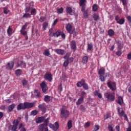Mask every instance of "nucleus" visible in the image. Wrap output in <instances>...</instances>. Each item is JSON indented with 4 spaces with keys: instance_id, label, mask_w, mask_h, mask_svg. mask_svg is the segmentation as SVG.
Listing matches in <instances>:
<instances>
[{
    "instance_id": "a19ab883",
    "label": "nucleus",
    "mask_w": 131,
    "mask_h": 131,
    "mask_svg": "<svg viewBox=\"0 0 131 131\" xmlns=\"http://www.w3.org/2000/svg\"><path fill=\"white\" fill-rule=\"evenodd\" d=\"M3 11H4V13L5 14V15H8V14L9 13V12H10L9 9H8L7 7H4Z\"/></svg>"
},
{
    "instance_id": "79ce46f5",
    "label": "nucleus",
    "mask_w": 131,
    "mask_h": 131,
    "mask_svg": "<svg viewBox=\"0 0 131 131\" xmlns=\"http://www.w3.org/2000/svg\"><path fill=\"white\" fill-rule=\"evenodd\" d=\"M43 55L49 57V56H50V50L49 49H46L43 52Z\"/></svg>"
},
{
    "instance_id": "4c0bfd02",
    "label": "nucleus",
    "mask_w": 131,
    "mask_h": 131,
    "mask_svg": "<svg viewBox=\"0 0 131 131\" xmlns=\"http://www.w3.org/2000/svg\"><path fill=\"white\" fill-rule=\"evenodd\" d=\"M30 4L31 3H30L29 6H26V8L25 9V13H28V12H29L30 10H31V5H30Z\"/></svg>"
},
{
    "instance_id": "f3484780",
    "label": "nucleus",
    "mask_w": 131,
    "mask_h": 131,
    "mask_svg": "<svg viewBox=\"0 0 131 131\" xmlns=\"http://www.w3.org/2000/svg\"><path fill=\"white\" fill-rule=\"evenodd\" d=\"M17 65L18 67H21V68H26V63L23 60L17 62Z\"/></svg>"
},
{
    "instance_id": "58836bf2",
    "label": "nucleus",
    "mask_w": 131,
    "mask_h": 131,
    "mask_svg": "<svg viewBox=\"0 0 131 131\" xmlns=\"http://www.w3.org/2000/svg\"><path fill=\"white\" fill-rule=\"evenodd\" d=\"M67 124L68 129H70L72 127V121L71 120H69Z\"/></svg>"
},
{
    "instance_id": "7c9ffc66",
    "label": "nucleus",
    "mask_w": 131,
    "mask_h": 131,
    "mask_svg": "<svg viewBox=\"0 0 131 131\" xmlns=\"http://www.w3.org/2000/svg\"><path fill=\"white\" fill-rule=\"evenodd\" d=\"M66 12L70 15L73 12V10L71 7H68L66 9Z\"/></svg>"
},
{
    "instance_id": "13d9d810",
    "label": "nucleus",
    "mask_w": 131,
    "mask_h": 131,
    "mask_svg": "<svg viewBox=\"0 0 131 131\" xmlns=\"http://www.w3.org/2000/svg\"><path fill=\"white\" fill-rule=\"evenodd\" d=\"M28 17H30V14L26 13L23 16V18H28Z\"/></svg>"
},
{
    "instance_id": "4468645a",
    "label": "nucleus",
    "mask_w": 131,
    "mask_h": 131,
    "mask_svg": "<svg viewBox=\"0 0 131 131\" xmlns=\"http://www.w3.org/2000/svg\"><path fill=\"white\" fill-rule=\"evenodd\" d=\"M63 59H65L66 61H64L63 63V66L64 67H67L69 65V56H68L67 55H65L63 57Z\"/></svg>"
},
{
    "instance_id": "9b49d317",
    "label": "nucleus",
    "mask_w": 131,
    "mask_h": 131,
    "mask_svg": "<svg viewBox=\"0 0 131 131\" xmlns=\"http://www.w3.org/2000/svg\"><path fill=\"white\" fill-rule=\"evenodd\" d=\"M38 129L39 131H49V128L45 124H41L38 127Z\"/></svg>"
},
{
    "instance_id": "412c9836",
    "label": "nucleus",
    "mask_w": 131,
    "mask_h": 131,
    "mask_svg": "<svg viewBox=\"0 0 131 131\" xmlns=\"http://www.w3.org/2000/svg\"><path fill=\"white\" fill-rule=\"evenodd\" d=\"M15 107H16V104L15 103H13L8 106V112H12L14 109H15Z\"/></svg>"
},
{
    "instance_id": "cd10ccee",
    "label": "nucleus",
    "mask_w": 131,
    "mask_h": 131,
    "mask_svg": "<svg viewBox=\"0 0 131 131\" xmlns=\"http://www.w3.org/2000/svg\"><path fill=\"white\" fill-rule=\"evenodd\" d=\"M120 1L122 2L123 6H124V7H125L126 8V10L128 11L127 4L128 3V0H120Z\"/></svg>"
},
{
    "instance_id": "0e129e2a",
    "label": "nucleus",
    "mask_w": 131,
    "mask_h": 131,
    "mask_svg": "<svg viewBox=\"0 0 131 131\" xmlns=\"http://www.w3.org/2000/svg\"><path fill=\"white\" fill-rule=\"evenodd\" d=\"M60 35H61V37L62 38H63V39H65V38H66V35H65V33H64L63 32H61V34Z\"/></svg>"
},
{
    "instance_id": "49530a36",
    "label": "nucleus",
    "mask_w": 131,
    "mask_h": 131,
    "mask_svg": "<svg viewBox=\"0 0 131 131\" xmlns=\"http://www.w3.org/2000/svg\"><path fill=\"white\" fill-rule=\"evenodd\" d=\"M44 120V123H43V124H44V125H45L46 126H48V123H49V120H50V118L48 117L47 119H45Z\"/></svg>"
},
{
    "instance_id": "6e6d98bb",
    "label": "nucleus",
    "mask_w": 131,
    "mask_h": 131,
    "mask_svg": "<svg viewBox=\"0 0 131 131\" xmlns=\"http://www.w3.org/2000/svg\"><path fill=\"white\" fill-rule=\"evenodd\" d=\"M80 7H81V12H85V8H86V5H82L80 6Z\"/></svg>"
},
{
    "instance_id": "c85d7f7f",
    "label": "nucleus",
    "mask_w": 131,
    "mask_h": 131,
    "mask_svg": "<svg viewBox=\"0 0 131 131\" xmlns=\"http://www.w3.org/2000/svg\"><path fill=\"white\" fill-rule=\"evenodd\" d=\"M44 101L46 103H49V102L51 101V96L49 95H45L44 97Z\"/></svg>"
},
{
    "instance_id": "f704fd0d",
    "label": "nucleus",
    "mask_w": 131,
    "mask_h": 131,
    "mask_svg": "<svg viewBox=\"0 0 131 131\" xmlns=\"http://www.w3.org/2000/svg\"><path fill=\"white\" fill-rule=\"evenodd\" d=\"M99 9V6L97 4H94L92 6V10L93 12H97Z\"/></svg>"
},
{
    "instance_id": "a211bd4d",
    "label": "nucleus",
    "mask_w": 131,
    "mask_h": 131,
    "mask_svg": "<svg viewBox=\"0 0 131 131\" xmlns=\"http://www.w3.org/2000/svg\"><path fill=\"white\" fill-rule=\"evenodd\" d=\"M55 52L58 55H64L65 54V50L61 49H56L55 50Z\"/></svg>"
},
{
    "instance_id": "dca6fc26",
    "label": "nucleus",
    "mask_w": 131,
    "mask_h": 131,
    "mask_svg": "<svg viewBox=\"0 0 131 131\" xmlns=\"http://www.w3.org/2000/svg\"><path fill=\"white\" fill-rule=\"evenodd\" d=\"M45 119H46V117H39L36 119V123H41L45 121Z\"/></svg>"
},
{
    "instance_id": "c03bdc74",
    "label": "nucleus",
    "mask_w": 131,
    "mask_h": 131,
    "mask_svg": "<svg viewBox=\"0 0 131 131\" xmlns=\"http://www.w3.org/2000/svg\"><path fill=\"white\" fill-rule=\"evenodd\" d=\"M85 3H86V0H80V6L86 5Z\"/></svg>"
},
{
    "instance_id": "72a5a7b5",
    "label": "nucleus",
    "mask_w": 131,
    "mask_h": 131,
    "mask_svg": "<svg viewBox=\"0 0 131 131\" xmlns=\"http://www.w3.org/2000/svg\"><path fill=\"white\" fill-rule=\"evenodd\" d=\"M125 22V19H124V18L120 19L118 21H117V24H119L120 25H123V24H124V23Z\"/></svg>"
},
{
    "instance_id": "37998d69",
    "label": "nucleus",
    "mask_w": 131,
    "mask_h": 131,
    "mask_svg": "<svg viewBox=\"0 0 131 131\" xmlns=\"http://www.w3.org/2000/svg\"><path fill=\"white\" fill-rule=\"evenodd\" d=\"M99 79L101 81H105L106 80V77L104 76V75H99Z\"/></svg>"
},
{
    "instance_id": "f03ea898",
    "label": "nucleus",
    "mask_w": 131,
    "mask_h": 131,
    "mask_svg": "<svg viewBox=\"0 0 131 131\" xmlns=\"http://www.w3.org/2000/svg\"><path fill=\"white\" fill-rule=\"evenodd\" d=\"M21 121V117H18L16 119L14 120L13 122V125H11L10 127L11 128V130L12 131H18L17 130L18 128V125Z\"/></svg>"
},
{
    "instance_id": "a18cd8bd",
    "label": "nucleus",
    "mask_w": 131,
    "mask_h": 131,
    "mask_svg": "<svg viewBox=\"0 0 131 131\" xmlns=\"http://www.w3.org/2000/svg\"><path fill=\"white\" fill-rule=\"evenodd\" d=\"M48 26H49V24L47 22H45L42 24V28H43L44 30L47 29V27H48Z\"/></svg>"
},
{
    "instance_id": "9d476101",
    "label": "nucleus",
    "mask_w": 131,
    "mask_h": 131,
    "mask_svg": "<svg viewBox=\"0 0 131 131\" xmlns=\"http://www.w3.org/2000/svg\"><path fill=\"white\" fill-rule=\"evenodd\" d=\"M52 76V73L46 72L44 75V78L45 79H46V80H48L49 82H52V80H53V77Z\"/></svg>"
},
{
    "instance_id": "f257e3e1",
    "label": "nucleus",
    "mask_w": 131,
    "mask_h": 131,
    "mask_svg": "<svg viewBox=\"0 0 131 131\" xmlns=\"http://www.w3.org/2000/svg\"><path fill=\"white\" fill-rule=\"evenodd\" d=\"M35 103L34 102H25L24 103H20L17 105L16 109L17 111L20 110H25V109H30L32 108Z\"/></svg>"
},
{
    "instance_id": "1a4fd4ad",
    "label": "nucleus",
    "mask_w": 131,
    "mask_h": 131,
    "mask_svg": "<svg viewBox=\"0 0 131 131\" xmlns=\"http://www.w3.org/2000/svg\"><path fill=\"white\" fill-rule=\"evenodd\" d=\"M42 93H46L48 90V85L46 83V81H43L40 84Z\"/></svg>"
},
{
    "instance_id": "ddd939ff",
    "label": "nucleus",
    "mask_w": 131,
    "mask_h": 131,
    "mask_svg": "<svg viewBox=\"0 0 131 131\" xmlns=\"http://www.w3.org/2000/svg\"><path fill=\"white\" fill-rule=\"evenodd\" d=\"M34 97L36 98V99H39V98L41 97V93H40V92L37 89L34 90Z\"/></svg>"
},
{
    "instance_id": "de8ad7c7",
    "label": "nucleus",
    "mask_w": 131,
    "mask_h": 131,
    "mask_svg": "<svg viewBox=\"0 0 131 131\" xmlns=\"http://www.w3.org/2000/svg\"><path fill=\"white\" fill-rule=\"evenodd\" d=\"M88 50L89 51L93 50V43H88Z\"/></svg>"
},
{
    "instance_id": "c756f323",
    "label": "nucleus",
    "mask_w": 131,
    "mask_h": 131,
    "mask_svg": "<svg viewBox=\"0 0 131 131\" xmlns=\"http://www.w3.org/2000/svg\"><path fill=\"white\" fill-rule=\"evenodd\" d=\"M18 129H20V131H26V128L24 127L23 123L19 124Z\"/></svg>"
},
{
    "instance_id": "c9c22d12",
    "label": "nucleus",
    "mask_w": 131,
    "mask_h": 131,
    "mask_svg": "<svg viewBox=\"0 0 131 131\" xmlns=\"http://www.w3.org/2000/svg\"><path fill=\"white\" fill-rule=\"evenodd\" d=\"M15 74L17 76H20L22 75V70L20 69H17L15 71Z\"/></svg>"
},
{
    "instance_id": "864d4df0",
    "label": "nucleus",
    "mask_w": 131,
    "mask_h": 131,
    "mask_svg": "<svg viewBox=\"0 0 131 131\" xmlns=\"http://www.w3.org/2000/svg\"><path fill=\"white\" fill-rule=\"evenodd\" d=\"M122 50H121V49H120L118 52H116V55H117V56H121V54H122Z\"/></svg>"
},
{
    "instance_id": "6e6552de",
    "label": "nucleus",
    "mask_w": 131,
    "mask_h": 131,
    "mask_svg": "<svg viewBox=\"0 0 131 131\" xmlns=\"http://www.w3.org/2000/svg\"><path fill=\"white\" fill-rule=\"evenodd\" d=\"M48 126H49V127H50V128H52L53 130L57 131L59 129V122H55L54 123V125L52 123H49Z\"/></svg>"
},
{
    "instance_id": "5fc2aeb1",
    "label": "nucleus",
    "mask_w": 131,
    "mask_h": 131,
    "mask_svg": "<svg viewBox=\"0 0 131 131\" xmlns=\"http://www.w3.org/2000/svg\"><path fill=\"white\" fill-rule=\"evenodd\" d=\"M27 83H28V81H27V80L24 79L22 81V84H23V85H24V86L27 85Z\"/></svg>"
},
{
    "instance_id": "6ab92c4d",
    "label": "nucleus",
    "mask_w": 131,
    "mask_h": 131,
    "mask_svg": "<svg viewBox=\"0 0 131 131\" xmlns=\"http://www.w3.org/2000/svg\"><path fill=\"white\" fill-rule=\"evenodd\" d=\"M84 82H85L84 79H82L80 81L77 82V86H78V88H81V86H83Z\"/></svg>"
},
{
    "instance_id": "bb28decb",
    "label": "nucleus",
    "mask_w": 131,
    "mask_h": 131,
    "mask_svg": "<svg viewBox=\"0 0 131 131\" xmlns=\"http://www.w3.org/2000/svg\"><path fill=\"white\" fill-rule=\"evenodd\" d=\"M7 34L8 36H11L13 34V29L11 28V26H9L7 29Z\"/></svg>"
},
{
    "instance_id": "4be33fe9",
    "label": "nucleus",
    "mask_w": 131,
    "mask_h": 131,
    "mask_svg": "<svg viewBox=\"0 0 131 131\" xmlns=\"http://www.w3.org/2000/svg\"><path fill=\"white\" fill-rule=\"evenodd\" d=\"M70 46L72 50H75L76 49V42L75 40H72L70 42Z\"/></svg>"
},
{
    "instance_id": "09e8293b",
    "label": "nucleus",
    "mask_w": 131,
    "mask_h": 131,
    "mask_svg": "<svg viewBox=\"0 0 131 131\" xmlns=\"http://www.w3.org/2000/svg\"><path fill=\"white\" fill-rule=\"evenodd\" d=\"M108 131H114V130H113V124H108Z\"/></svg>"
},
{
    "instance_id": "e433bc0d",
    "label": "nucleus",
    "mask_w": 131,
    "mask_h": 131,
    "mask_svg": "<svg viewBox=\"0 0 131 131\" xmlns=\"http://www.w3.org/2000/svg\"><path fill=\"white\" fill-rule=\"evenodd\" d=\"M108 35L109 36H114V31L112 29H110L108 30Z\"/></svg>"
},
{
    "instance_id": "5701e85b",
    "label": "nucleus",
    "mask_w": 131,
    "mask_h": 131,
    "mask_svg": "<svg viewBox=\"0 0 131 131\" xmlns=\"http://www.w3.org/2000/svg\"><path fill=\"white\" fill-rule=\"evenodd\" d=\"M117 103L119 104V105H122V104H123V97H122V96L118 97Z\"/></svg>"
},
{
    "instance_id": "393cba45",
    "label": "nucleus",
    "mask_w": 131,
    "mask_h": 131,
    "mask_svg": "<svg viewBox=\"0 0 131 131\" xmlns=\"http://www.w3.org/2000/svg\"><path fill=\"white\" fill-rule=\"evenodd\" d=\"M92 17L93 18L94 21H98L100 19V16L98 13H94Z\"/></svg>"
},
{
    "instance_id": "8fccbe9b",
    "label": "nucleus",
    "mask_w": 131,
    "mask_h": 131,
    "mask_svg": "<svg viewBox=\"0 0 131 131\" xmlns=\"http://www.w3.org/2000/svg\"><path fill=\"white\" fill-rule=\"evenodd\" d=\"M83 88L84 90H89V84L84 82V84H83Z\"/></svg>"
},
{
    "instance_id": "ea45409f",
    "label": "nucleus",
    "mask_w": 131,
    "mask_h": 131,
    "mask_svg": "<svg viewBox=\"0 0 131 131\" xmlns=\"http://www.w3.org/2000/svg\"><path fill=\"white\" fill-rule=\"evenodd\" d=\"M31 15L33 16H35L36 15V9H35V8H33L31 9L30 15Z\"/></svg>"
},
{
    "instance_id": "4d7b16f0",
    "label": "nucleus",
    "mask_w": 131,
    "mask_h": 131,
    "mask_svg": "<svg viewBox=\"0 0 131 131\" xmlns=\"http://www.w3.org/2000/svg\"><path fill=\"white\" fill-rule=\"evenodd\" d=\"M58 14H62L63 13V7L57 9Z\"/></svg>"
},
{
    "instance_id": "b1692460",
    "label": "nucleus",
    "mask_w": 131,
    "mask_h": 131,
    "mask_svg": "<svg viewBox=\"0 0 131 131\" xmlns=\"http://www.w3.org/2000/svg\"><path fill=\"white\" fill-rule=\"evenodd\" d=\"M118 113L119 116H123L124 115V111L122 108L118 107Z\"/></svg>"
},
{
    "instance_id": "2eb2a0df",
    "label": "nucleus",
    "mask_w": 131,
    "mask_h": 131,
    "mask_svg": "<svg viewBox=\"0 0 131 131\" xmlns=\"http://www.w3.org/2000/svg\"><path fill=\"white\" fill-rule=\"evenodd\" d=\"M6 69L7 70H11L14 68V62L13 61H11L10 62H8L6 66Z\"/></svg>"
},
{
    "instance_id": "2f4dec72",
    "label": "nucleus",
    "mask_w": 131,
    "mask_h": 131,
    "mask_svg": "<svg viewBox=\"0 0 131 131\" xmlns=\"http://www.w3.org/2000/svg\"><path fill=\"white\" fill-rule=\"evenodd\" d=\"M99 75H105V69L101 68L98 72Z\"/></svg>"
},
{
    "instance_id": "69168bd1",
    "label": "nucleus",
    "mask_w": 131,
    "mask_h": 131,
    "mask_svg": "<svg viewBox=\"0 0 131 131\" xmlns=\"http://www.w3.org/2000/svg\"><path fill=\"white\" fill-rule=\"evenodd\" d=\"M57 23H58V18H56L53 22V23L52 24V26H55V25H56V24H57Z\"/></svg>"
},
{
    "instance_id": "20e7f679",
    "label": "nucleus",
    "mask_w": 131,
    "mask_h": 131,
    "mask_svg": "<svg viewBox=\"0 0 131 131\" xmlns=\"http://www.w3.org/2000/svg\"><path fill=\"white\" fill-rule=\"evenodd\" d=\"M66 29L70 34H74V35H75V34H76V32L75 31V30L73 29L72 25H71V24H68L66 25Z\"/></svg>"
},
{
    "instance_id": "e2e57ef3",
    "label": "nucleus",
    "mask_w": 131,
    "mask_h": 131,
    "mask_svg": "<svg viewBox=\"0 0 131 131\" xmlns=\"http://www.w3.org/2000/svg\"><path fill=\"white\" fill-rule=\"evenodd\" d=\"M80 110H81V111H84V110H85V108L84 107V106H83V105H81L80 106Z\"/></svg>"
},
{
    "instance_id": "052dcab7",
    "label": "nucleus",
    "mask_w": 131,
    "mask_h": 131,
    "mask_svg": "<svg viewBox=\"0 0 131 131\" xmlns=\"http://www.w3.org/2000/svg\"><path fill=\"white\" fill-rule=\"evenodd\" d=\"M91 125V123L90 122H87L86 123H85L84 127L85 128L89 127Z\"/></svg>"
},
{
    "instance_id": "3c124183",
    "label": "nucleus",
    "mask_w": 131,
    "mask_h": 131,
    "mask_svg": "<svg viewBox=\"0 0 131 131\" xmlns=\"http://www.w3.org/2000/svg\"><path fill=\"white\" fill-rule=\"evenodd\" d=\"M83 16L84 17V19H86V18H88V11H83Z\"/></svg>"
},
{
    "instance_id": "f8f14e48",
    "label": "nucleus",
    "mask_w": 131,
    "mask_h": 131,
    "mask_svg": "<svg viewBox=\"0 0 131 131\" xmlns=\"http://www.w3.org/2000/svg\"><path fill=\"white\" fill-rule=\"evenodd\" d=\"M38 108L42 112V113H46L47 112V106H46V104L42 103L41 104H39L38 106Z\"/></svg>"
},
{
    "instance_id": "a878e982",
    "label": "nucleus",
    "mask_w": 131,
    "mask_h": 131,
    "mask_svg": "<svg viewBox=\"0 0 131 131\" xmlns=\"http://www.w3.org/2000/svg\"><path fill=\"white\" fill-rule=\"evenodd\" d=\"M83 100H84V98L82 96H81V97H80L76 102V105H80V104L83 102Z\"/></svg>"
},
{
    "instance_id": "603ef678",
    "label": "nucleus",
    "mask_w": 131,
    "mask_h": 131,
    "mask_svg": "<svg viewBox=\"0 0 131 131\" xmlns=\"http://www.w3.org/2000/svg\"><path fill=\"white\" fill-rule=\"evenodd\" d=\"M110 117H111V115H110V114L109 113H107L104 116V120H106V119H108V118H110Z\"/></svg>"
},
{
    "instance_id": "338daca9",
    "label": "nucleus",
    "mask_w": 131,
    "mask_h": 131,
    "mask_svg": "<svg viewBox=\"0 0 131 131\" xmlns=\"http://www.w3.org/2000/svg\"><path fill=\"white\" fill-rule=\"evenodd\" d=\"M127 20H128V23H131V16H128L126 17Z\"/></svg>"
},
{
    "instance_id": "39448f33",
    "label": "nucleus",
    "mask_w": 131,
    "mask_h": 131,
    "mask_svg": "<svg viewBox=\"0 0 131 131\" xmlns=\"http://www.w3.org/2000/svg\"><path fill=\"white\" fill-rule=\"evenodd\" d=\"M29 25V23L27 22L23 25L21 27V30H20V34L24 35V36H26L27 35V31H25L26 27Z\"/></svg>"
},
{
    "instance_id": "680f3d73",
    "label": "nucleus",
    "mask_w": 131,
    "mask_h": 131,
    "mask_svg": "<svg viewBox=\"0 0 131 131\" xmlns=\"http://www.w3.org/2000/svg\"><path fill=\"white\" fill-rule=\"evenodd\" d=\"M99 129H100V126L99 125H96L94 127V130L97 131L99 130Z\"/></svg>"
},
{
    "instance_id": "473e14b6",
    "label": "nucleus",
    "mask_w": 131,
    "mask_h": 131,
    "mask_svg": "<svg viewBox=\"0 0 131 131\" xmlns=\"http://www.w3.org/2000/svg\"><path fill=\"white\" fill-rule=\"evenodd\" d=\"M88 60H89V57L86 56H84L82 59V63H83V64H86V63H88Z\"/></svg>"
},
{
    "instance_id": "7ed1b4c3",
    "label": "nucleus",
    "mask_w": 131,
    "mask_h": 131,
    "mask_svg": "<svg viewBox=\"0 0 131 131\" xmlns=\"http://www.w3.org/2000/svg\"><path fill=\"white\" fill-rule=\"evenodd\" d=\"M104 98L107 99V101L114 102L115 101V94H112L109 92H106L104 94Z\"/></svg>"
},
{
    "instance_id": "aec40b11",
    "label": "nucleus",
    "mask_w": 131,
    "mask_h": 131,
    "mask_svg": "<svg viewBox=\"0 0 131 131\" xmlns=\"http://www.w3.org/2000/svg\"><path fill=\"white\" fill-rule=\"evenodd\" d=\"M61 30L57 31L55 33H53V34H52L53 35L51 34V36H54V37H59V36L61 35Z\"/></svg>"
},
{
    "instance_id": "bf43d9fd",
    "label": "nucleus",
    "mask_w": 131,
    "mask_h": 131,
    "mask_svg": "<svg viewBox=\"0 0 131 131\" xmlns=\"http://www.w3.org/2000/svg\"><path fill=\"white\" fill-rule=\"evenodd\" d=\"M37 110H34V111H32V112H31V114L32 115H33L34 116H35V115H36V114H37Z\"/></svg>"
},
{
    "instance_id": "774afa93",
    "label": "nucleus",
    "mask_w": 131,
    "mask_h": 131,
    "mask_svg": "<svg viewBox=\"0 0 131 131\" xmlns=\"http://www.w3.org/2000/svg\"><path fill=\"white\" fill-rule=\"evenodd\" d=\"M127 58L128 60H131V53H129L127 54Z\"/></svg>"
},
{
    "instance_id": "423d86ee",
    "label": "nucleus",
    "mask_w": 131,
    "mask_h": 131,
    "mask_svg": "<svg viewBox=\"0 0 131 131\" xmlns=\"http://www.w3.org/2000/svg\"><path fill=\"white\" fill-rule=\"evenodd\" d=\"M69 116V111L66 110L62 109L60 111V117L61 118H67Z\"/></svg>"
},
{
    "instance_id": "0eeeda50",
    "label": "nucleus",
    "mask_w": 131,
    "mask_h": 131,
    "mask_svg": "<svg viewBox=\"0 0 131 131\" xmlns=\"http://www.w3.org/2000/svg\"><path fill=\"white\" fill-rule=\"evenodd\" d=\"M107 86L112 92L116 91V83L115 82H107Z\"/></svg>"
}]
</instances>
